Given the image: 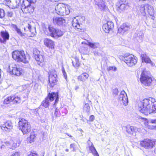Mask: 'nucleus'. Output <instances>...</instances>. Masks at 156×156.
Here are the masks:
<instances>
[{
    "label": "nucleus",
    "instance_id": "obj_34",
    "mask_svg": "<svg viewBox=\"0 0 156 156\" xmlns=\"http://www.w3.org/2000/svg\"><path fill=\"white\" fill-rule=\"evenodd\" d=\"M99 45V44L97 42L92 43L90 42L88 44V46L93 49H95L98 48Z\"/></svg>",
    "mask_w": 156,
    "mask_h": 156
},
{
    "label": "nucleus",
    "instance_id": "obj_2",
    "mask_svg": "<svg viewBox=\"0 0 156 156\" xmlns=\"http://www.w3.org/2000/svg\"><path fill=\"white\" fill-rule=\"evenodd\" d=\"M13 59L18 62H21L27 63L30 59V57L28 55H25L23 51H15L12 53Z\"/></svg>",
    "mask_w": 156,
    "mask_h": 156
},
{
    "label": "nucleus",
    "instance_id": "obj_20",
    "mask_svg": "<svg viewBox=\"0 0 156 156\" xmlns=\"http://www.w3.org/2000/svg\"><path fill=\"white\" fill-rule=\"evenodd\" d=\"M34 57L37 62V64L40 66H42L45 64L44 58V56L41 54L35 55Z\"/></svg>",
    "mask_w": 156,
    "mask_h": 156
},
{
    "label": "nucleus",
    "instance_id": "obj_19",
    "mask_svg": "<svg viewBox=\"0 0 156 156\" xmlns=\"http://www.w3.org/2000/svg\"><path fill=\"white\" fill-rule=\"evenodd\" d=\"M131 27V26L128 23H124L118 29V32L123 34L125 32L128 30Z\"/></svg>",
    "mask_w": 156,
    "mask_h": 156
},
{
    "label": "nucleus",
    "instance_id": "obj_7",
    "mask_svg": "<svg viewBox=\"0 0 156 156\" xmlns=\"http://www.w3.org/2000/svg\"><path fill=\"white\" fill-rule=\"evenodd\" d=\"M122 59L129 66H134L137 62V58L133 55H125L122 57Z\"/></svg>",
    "mask_w": 156,
    "mask_h": 156
},
{
    "label": "nucleus",
    "instance_id": "obj_5",
    "mask_svg": "<svg viewBox=\"0 0 156 156\" xmlns=\"http://www.w3.org/2000/svg\"><path fill=\"white\" fill-rule=\"evenodd\" d=\"M9 72L11 75L16 76L20 75L23 73L22 69L16 64L12 63L9 66Z\"/></svg>",
    "mask_w": 156,
    "mask_h": 156
},
{
    "label": "nucleus",
    "instance_id": "obj_49",
    "mask_svg": "<svg viewBox=\"0 0 156 156\" xmlns=\"http://www.w3.org/2000/svg\"><path fill=\"white\" fill-rule=\"evenodd\" d=\"M87 143H88V144L89 146V147H90V146H93V143L91 142L90 141V138H89V139L87 141Z\"/></svg>",
    "mask_w": 156,
    "mask_h": 156
},
{
    "label": "nucleus",
    "instance_id": "obj_54",
    "mask_svg": "<svg viewBox=\"0 0 156 156\" xmlns=\"http://www.w3.org/2000/svg\"><path fill=\"white\" fill-rule=\"evenodd\" d=\"M5 147H6L5 145L4 144V142H3L2 143V145L1 146V149H4Z\"/></svg>",
    "mask_w": 156,
    "mask_h": 156
},
{
    "label": "nucleus",
    "instance_id": "obj_21",
    "mask_svg": "<svg viewBox=\"0 0 156 156\" xmlns=\"http://www.w3.org/2000/svg\"><path fill=\"white\" fill-rule=\"evenodd\" d=\"M44 45L47 47L52 49H54L55 44L54 41H53L50 39L46 38L44 39Z\"/></svg>",
    "mask_w": 156,
    "mask_h": 156
},
{
    "label": "nucleus",
    "instance_id": "obj_60",
    "mask_svg": "<svg viewBox=\"0 0 156 156\" xmlns=\"http://www.w3.org/2000/svg\"><path fill=\"white\" fill-rule=\"evenodd\" d=\"M154 152L156 154V147L154 149Z\"/></svg>",
    "mask_w": 156,
    "mask_h": 156
},
{
    "label": "nucleus",
    "instance_id": "obj_11",
    "mask_svg": "<svg viewBox=\"0 0 156 156\" xmlns=\"http://www.w3.org/2000/svg\"><path fill=\"white\" fill-rule=\"evenodd\" d=\"M24 4L21 5V9L23 13H31L34 10V8L31 4L24 2Z\"/></svg>",
    "mask_w": 156,
    "mask_h": 156
},
{
    "label": "nucleus",
    "instance_id": "obj_37",
    "mask_svg": "<svg viewBox=\"0 0 156 156\" xmlns=\"http://www.w3.org/2000/svg\"><path fill=\"white\" fill-rule=\"evenodd\" d=\"M12 102V97H9L6 98L4 101V103L5 104H7L10 103V102Z\"/></svg>",
    "mask_w": 156,
    "mask_h": 156
},
{
    "label": "nucleus",
    "instance_id": "obj_63",
    "mask_svg": "<svg viewBox=\"0 0 156 156\" xmlns=\"http://www.w3.org/2000/svg\"><path fill=\"white\" fill-rule=\"evenodd\" d=\"M64 126H65V127H66V126H67V125H66V124H64Z\"/></svg>",
    "mask_w": 156,
    "mask_h": 156
},
{
    "label": "nucleus",
    "instance_id": "obj_12",
    "mask_svg": "<svg viewBox=\"0 0 156 156\" xmlns=\"http://www.w3.org/2000/svg\"><path fill=\"white\" fill-rule=\"evenodd\" d=\"M117 9L119 12L128 9L129 5L127 0H119L117 3Z\"/></svg>",
    "mask_w": 156,
    "mask_h": 156
},
{
    "label": "nucleus",
    "instance_id": "obj_8",
    "mask_svg": "<svg viewBox=\"0 0 156 156\" xmlns=\"http://www.w3.org/2000/svg\"><path fill=\"white\" fill-rule=\"evenodd\" d=\"M140 80L143 86L145 87L150 86L152 81L151 78L145 74L143 72L141 74Z\"/></svg>",
    "mask_w": 156,
    "mask_h": 156
},
{
    "label": "nucleus",
    "instance_id": "obj_33",
    "mask_svg": "<svg viewBox=\"0 0 156 156\" xmlns=\"http://www.w3.org/2000/svg\"><path fill=\"white\" fill-rule=\"evenodd\" d=\"M63 32L60 30L58 29H56V32L55 35V38L60 37L63 34Z\"/></svg>",
    "mask_w": 156,
    "mask_h": 156
},
{
    "label": "nucleus",
    "instance_id": "obj_9",
    "mask_svg": "<svg viewBox=\"0 0 156 156\" xmlns=\"http://www.w3.org/2000/svg\"><path fill=\"white\" fill-rule=\"evenodd\" d=\"M85 20V17L83 16H77L74 18L72 21V25L74 28L76 30H78L79 31L81 30L82 27L80 24V22H82Z\"/></svg>",
    "mask_w": 156,
    "mask_h": 156
},
{
    "label": "nucleus",
    "instance_id": "obj_45",
    "mask_svg": "<svg viewBox=\"0 0 156 156\" xmlns=\"http://www.w3.org/2000/svg\"><path fill=\"white\" fill-rule=\"evenodd\" d=\"M36 2V0H26L25 1V3H30V4H34Z\"/></svg>",
    "mask_w": 156,
    "mask_h": 156
},
{
    "label": "nucleus",
    "instance_id": "obj_41",
    "mask_svg": "<svg viewBox=\"0 0 156 156\" xmlns=\"http://www.w3.org/2000/svg\"><path fill=\"white\" fill-rule=\"evenodd\" d=\"M6 15L8 17H12L13 16V13L12 11H9L7 12Z\"/></svg>",
    "mask_w": 156,
    "mask_h": 156
},
{
    "label": "nucleus",
    "instance_id": "obj_64",
    "mask_svg": "<svg viewBox=\"0 0 156 156\" xmlns=\"http://www.w3.org/2000/svg\"><path fill=\"white\" fill-rule=\"evenodd\" d=\"M56 110V111L58 112V110L57 109Z\"/></svg>",
    "mask_w": 156,
    "mask_h": 156
},
{
    "label": "nucleus",
    "instance_id": "obj_55",
    "mask_svg": "<svg viewBox=\"0 0 156 156\" xmlns=\"http://www.w3.org/2000/svg\"><path fill=\"white\" fill-rule=\"evenodd\" d=\"M5 147H6L5 145L4 144V142H3L2 143V145L1 146V149H4Z\"/></svg>",
    "mask_w": 156,
    "mask_h": 156
},
{
    "label": "nucleus",
    "instance_id": "obj_30",
    "mask_svg": "<svg viewBox=\"0 0 156 156\" xmlns=\"http://www.w3.org/2000/svg\"><path fill=\"white\" fill-rule=\"evenodd\" d=\"M12 102L14 104H19L21 102V98L18 96L14 95L12 96Z\"/></svg>",
    "mask_w": 156,
    "mask_h": 156
},
{
    "label": "nucleus",
    "instance_id": "obj_14",
    "mask_svg": "<svg viewBox=\"0 0 156 156\" xmlns=\"http://www.w3.org/2000/svg\"><path fill=\"white\" fill-rule=\"evenodd\" d=\"M13 125L12 122L9 121L4 122L1 126L2 129L4 131L10 132L12 129Z\"/></svg>",
    "mask_w": 156,
    "mask_h": 156
},
{
    "label": "nucleus",
    "instance_id": "obj_35",
    "mask_svg": "<svg viewBox=\"0 0 156 156\" xmlns=\"http://www.w3.org/2000/svg\"><path fill=\"white\" fill-rule=\"evenodd\" d=\"M89 149L90 151V152L92 153L94 156H95V155L98 154L94 146H90V147H89Z\"/></svg>",
    "mask_w": 156,
    "mask_h": 156
},
{
    "label": "nucleus",
    "instance_id": "obj_40",
    "mask_svg": "<svg viewBox=\"0 0 156 156\" xmlns=\"http://www.w3.org/2000/svg\"><path fill=\"white\" fill-rule=\"evenodd\" d=\"M61 112L62 113V115L64 116L68 112L66 108H63L61 109Z\"/></svg>",
    "mask_w": 156,
    "mask_h": 156
},
{
    "label": "nucleus",
    "instance_id": "obj_25",
    "mask_svg": "<svg viewBox=\"0 0 156 156\" xmlns=\"http://www.w3.org/2000/svg\"><path fill=\"white\" fill-rule=\"evenodd\" d=\"M1 36L3 38V40L2 39H0V41L1 42L4 43L7 40H8L9 38V35L8 33L6 31H2L1 32Z\"/></svg>",
    "mask_w": 156,
    "mask_h": 156
},
{
    "label": "nucleus",
    "instance_id": "obj_57",
    "mask_svg": "<svg viewBox=\"0 0 156 156\" xmlns=\"http://www.w3.org/2000/svg\"><path fill=\"white\" fill-rule=\"evenodd\" d=\"M79 88V87L78 86H76L75 87V89L76 90H77Z\"/></svg>",
    "mask_w": 156,
    "mask_h": 156
},
{
    "label": "nucleus",
    "instance_id": "obj_13",
    "mask_svg": "<svg viewBox=\"0 0 156 156\" xmlns=\"http://www.w3.org/2000/svg\"><path fill=\"white\" fill-rule=\"evenodd\" d=\"M48 74L49 84L51 87H53L56 84L57 81V75L55 72L53 71L49 72Z\"/></svg>",
    "mask_w": 156,
    "mask_h": 156
},
{
    "label": "nucleus",
    "instance_id": "obj_3",
    "mask_svg": "<svg viewBox=\"0 0 156 156\" xmlns=\"http://www.w3.org/2000/svg\"><path fill=\"white\" fill-rule=\"evenodd\" d=\"M20 129L23 134H27L30 132L31 128L30 123L24 119H21L19 122Z\"/></svg>",
    "mask_w": 156,
    "mask_h": 156
},
{
    "label": "nucleus",
    "instance_id": "obj_59",
    "mask_svg": "<svg viewBox=\"0 0 156 156\" xmlns=\"http://www.w3.org/2000/svg\"><path fill=\"white\" fill-rule=\"evenodd\" d=\"M66 134L69 136V137H72V136L71 135H69L68 133H66Z\"/></svg>",
    "mask_w": 156,
    "mask_h": 156
},
{
    "label": "nucleus",
    "instance_id": "obj_27",
    "mask_svg": "<svg viewBox=\"0 0 156 156\" xmlns=\"http://www.w3.org/2000/svg\"><path fill=\"white\" fill-rule=\"evenodd\" d=\"M20 141L18 139L11 140V144L12 149H13L19 147L20 144Z\"/></svg>",
    "mask_w": 156,
    "mask_h": 156
},
{
    "label": "nucleus",
    "instance_id": "obj_46",
    "mask_svg": "<svg viewBox=\"0 0 156 156\" xmlns=\"http://www.w3.org/2000/svg\"><path fill=\"white\" fill-rule=\"evenodd\" d=\"M148 123L156 124V119H150L148 122Z\"/></svg>",
    "mask_w": 156,
    "mask_h": 156
},
{
    "label": "nucleus",
    "instance_id": "obj_28",
    "mask_svg": "<svg viewBox=\"0 0 156 156\" xmlns=\"http://www.w3.org/2000/svg\"><path fill=\"white\" fill-rule=\"evenodd\" d=\"M95 4L97 5L101 9L103 10L105 8V5L103 0H94Z\"/></svg>",
    "mask_w": 156,
    "mask_h": 156
},
{
    "label": "nucleus",
    "instance_id": "obj_47",
    "mask_svg": "<svg viewBox=\"0 0 156 156\" xmlns=\"http://www.w3.org/2000/svg\"><path fill=\"white\" fill-rule=\"evenodd\" d=\"M95 119V117L93 115H92L90 116L89 117V120L90 121L92 122L94 121Z\"/></svg>",
    "mask_w": 156,
    "mask_h": 156
},
{
    "label": "nucleus",
    "instance_id": "obj_24",
    "mask_svg": "<svg viewBox=\"0 0 156 156\" xmlns=\"http://www.w3.org/2000/svg\"><path fill=\"white\" fill-rule=\"evenodd\" d=\"M141 57L143 62L150 63L152 66H153L154 65V63L151 61L150 58L146 54H141Z\"/></svg>",
    "mask_w": 156,
    "mask_h": 156
},
{
    "label": "nucleus",
    "instance_id": "obj_22",
    "mask_svg": "<svg viewBox=\"0 0 156 156\" xmlns=\"http://www.w3.org/2000/svg\"><path fill=\"white\" fill-rule=\"evenodd\" d=\"M56 29L52 27L49 26L48 28L44 30L45 33L48 35H50L54 37L56 32Z\"/></svg>",
    "mask_w": 156,
    "mask_h": 156
},
{
    "label": "nucleus",
    "instance_id": "obj_10",
    "mask_svg": "<svg viewBox=\"0 0 156 156\" xmlns=\"http://www.w3.org/2000/svg\"><path fill=\"white\" fill-rule=\"evenodd\" d=\"M156 143V142L154 140L146 139L141 141L140 145L145 149H149L152 148Z\"/></svg>",
    "mask_w": 156,
    "mask_h": 156
},
{
    "label": "nucleus",
    "instance_id": "obj_61",
    "mask_svg": "<svg viewBox=\"0 0 156 156\" xmlns=\"http://www.w3.org/2000/svg\"><path fill=\"white\" fill-rule=\"evenodd\" d=\"M69 151V149H66V152Z\"/></svg>",
    "mask_w": 156,
    "mask_h": 156
},
{
    "label": "nucleus",
    "instance_id": "obj_56",
    "mask_svg": "<svg viewBox=\"0 0 156 156\" xmlns=\"http://www.w3.org/2000/svg\"><path fill=\"white\" fill-rule=\"evenodd\" d=\"M58 113V112L56 111V110H55V115L56 116H57Z\"/></svg>",
    "mask_w": 156,
    "mask_h": 156
},
{
    "label": "nucleus",
    "instance_id": "obj_38",
    "mask_svg": "<svg viewBox=\"0 0 156 156\" xmlns=\"http://www.w3.org/2000/svg\"><path fill=\"white\" fill-rule=\"evenodd\" d=\"M4 144L5 145L6 147L7 148L12 149L11 144V140L10 141H6L4 142Z\"/></svg>",
    "mask_w": 156,
    "mask_h": 156
},
{
    "label": "nucleus",
    "instance_id": "obj_42",
    "mask_svg": "<svg viewBox=\"0 0 156 156\" xmlns=\"http://www.w3.org/2000/svg\"><path fill=\"white\" fill-rule=\"evenodd\" d=\"M76 146L74 144H72L70 145V148L73 149V151L75 152L76 151Z\"/></svg>",
    "mask_w": 156,
    "mask_h": 156
},
{
    "label": "nucleus",
    "instance_id": "obj_17",
    "mask_svg": "<svg viewBox=\"0 0 156 156\" xmlns=\"http://www.w3.org/2000/svg\"><path fill=\"white\" fill-rule=\"evenodd\" d=\"M119 101L120 103L123 104L125 106L127 104L128 99L126 94L124 90L121 92L119 97Z\"/></svg>",
    "mask_w": 156,
    "mask_h": 156
},
{
    "label": "nucleus",
    "instance_id": "obj_52",
    "mask_svg": "<svg viewBox=\"0 0 156 156\" xmlns=\"http://www.w3.org/2000/svg\"><path fill=\"white\" fill-rule=\"evenodd\" d=\"M90 41H84L82 42V44H87L88 45V44L89 43Z\"/></svg>",
    "mask_w": 156,
    "mask_h": 156
},
{
    "label": "nucleus",
    "instance_id": "obj_48",
    "mask_svg": "<svg viewBox=\"0 0 156 156\" xmlns=\"http://www.w3.org/2000/svg\"><path fill=\"white\" fill-rule=\"evenodd\" d=\"M119 92V91L118 89H115L113 90V94H115V95H116L118 94Z\"/></svg>",
    "mask_w": 156,
    "mask_h": 156
},
{
    "label": "nucleus",
    "instance_id": "obj_23",
    "mask_svg": "<svg viewBox=\"0 0 156 156\" xmlns=\"http://www.w3.org/2000/svg\"><path fill=\"white\" fill-rule=\"evenodd\" d=\"M53 22L54 24H56L59 26H63L65 23V19L62 17H53Z\"/></svg>",
    "mask_w": 156,
    "mask_h": 156
},
{
    "label": "nucleus",
    "instance_id": "obj_32",
    "mask_svg": "<svg viewBox=\"0 0 156 156\" xmlns=\"http://www.w3.org/2000/svg\"><path fill=\"white\" fill-rule=\"evenodd\" d=\"M13 27L19 35L22 37L25 36V34L22 33L20 29L16 25H13Z\"/></svg>",
    "mask_w": 156,
    "mask_h": 156
},
{
    "label": "nucleus",
    "instance_id": "obj_15",
    "mask_svg": "<svg viewBox=\"0 0 156 156\" xmlns=\"http://www.w3.org/2000/svg\"><path fill=\"white\" fill-rule=\"evenodd\" d=\"M113 28L114 24L111 21H108L102 26L103 30L106 33H109L110 31H112Z\"/></svg>",
    "mask_w": 156,
    "mask_h": 156
},
{
    "label": "nucleus",
    "instance_id": "obj_1",
    "mask_svg": "<svg viewBox=\"0 0 156 156\" xmlns=\"http://www.w3.org/2000/svg\"><path fill=\"white\" fill-rule=\"evenodd\" d=\"M138 110L146 115L156 113V101L153 98L144 99L138 104Z\"/></svg>",
    "mask_w": 156,
    "mask_h": 156
},
{
    "label": "nucleus",
    "instance_id": "obj_58",
    "mask_svg": "<svg viewBox=\"0 0 156 156\" xmlns=\"http://www.w3.org/2000/svg\"><path fill=\"white\" fill-rule=\"evenodd\" d=\"M18 7V5H15V6H13V8H14V9H15V8H17Z\"/></svg>",
    "mask_w": 156,
    "mask_h": 156
},
{
    "label": "nucleus",
    "instance_id": "obj_16",
    "mask_svg": "<svg viewBox=\"0 0 156 156\" xmlns=\"http://www.w3.org/2000/svg\"><path fill=\"white\" fill-rule=\"evenodd\" d=\"M147 9V12L150 16H153L155 13V11L153 7L148 4H146L144 6L141 8L140 10L141 12H145V10Z\"/></svg>",
    "mask_w": 156,
    "mask_h": 156
},
{
    "label": "nucleus",
    "instance_id": "obj_44",
    "mask_svg": "<svg viewBox=\"0 0 156 156\" xmlns=\"http://www.w3.org/2000/svg\"><path fill=\"white\" fill-rule=\"evenodd\" d=\"M108 71L113 70L115 71L116 70L117 68L114 66H110L108 68Z\"/></svg>",
    "mask_w": 156,
    "mask_h": 156
},
{
    "label": "nucleus",
    "instance_id": "obj_62",
    "mask_svg": "<svg viewBox=\"0 0 156 156\" xmlns=\"http://www.w3.org/2000/svg\"><path fill=\"white\" fill-rule=\"evenodd\" d=\"M95 156H99L98 154L97 155H96Z\"/></svg>",
    "mask_w": 156,
    "mask_h": 156
},
{
    "label": "nucleus",
    "instance_id": "obj_51",
    "mask_svg": "<svg viewBox=\"0 0 156 156\" xmlns=\"http://www.w3.org/2000/svg\"><path fill=\"white\" fill-rule=\"evenodd\" d=\"M33 133H31L30 135V138L32 140L34 139L35 137L36 136L34 134H33Z\"/></svg>",
    "mask_w": 156,
    "mask_h": 156
},
{
    "label": "nucleus",
    "instance_id": "obj_26",
    "mask_svg": "<svg viewBox=\"0 0 156 156\" xmlns=\"http://www.w3.org/2000/svg\"><path fill=\"white\" fill-rule=\"evenodd\" d=\"M124 128L128 133L132 134H133V133L136 132L137 130L136 128L133 126H124Z\"/></svg>",
    "mask_w": 156,
    "mask_h": 156
},
{
    "label": "nucleus",
    "instance_id": "obj_6",
    "mask_svg": "<svg viewBox=\"0 0 156 156\" xmlns=\"http://www.w3.org/2000/svg\"><path fill=\"white\" fill-rule=\"evenodd\" d=\"M58 95H56L55 93H49L48 97L45 98L44 101H43L41 105L45 108H47L49 105V100L51 101L54 100V98H56L55 103V104L57 103L58 101Z\"/></svg>",
    "mask_w": 156,
    "mask_h": 156
},
{
    "label": "nucleus",
    "instance_id": "obj_18",
    "mask_svg": "<svg viewBox=\"0 0 156 156\" xmlns=\"http://www.w3.org/2000/svg\"><path fill=\"white\" fill-rule=\"evenodd\" d=\"M27 27L31 33L30 36L33 37L36 35V32L35 26L34 23L33 22H30L28 23L27 26Z\"/></svg>",
    "mask_w": 156,
    "mask_h": 156
},
{
    "label": "nucleus",
    "instance_id": "obj_36",
    "mask_svg": "<svg viewBox=\"0 0 156 156\" xmlns=\"http://www.w3.org/2000/svg\"><path fill=\"white\" fill-rule=\"evenodd\" d=\"M90 107L88 103L85 104L83 107V109L84 111L88 113L90 112Z\"/></svg>",
    "mask_w": 156,
    "mask_h": 156
},
{
    "label": "nucleus",
    "instance_id": "obj_43",
    "mask_svg": "<svg viewBox=\"0 0 156 156\" xmlns=\"http://www.w3.org/2000/svg\"><path fill=\"white\" fill-rule=\"evenodd\" d=\"M62 73L63 74V76H64L66 80L67 78V76L66 73L65 71V69L63 67H62Z\"/></svg>",
    "mask_w": 156,
    "mask_h": 156
},
{
    "label": "nucleus",
    "instance_id": "obj_39",
    "mask_svg": "<svg viewBox=\"0 0 156 156\" xmlns=\"http://www.w3.org/2000/svg\"><path fill=\"white\" fill-rule=\"evenodd\" d=\"M5 15V13L4 10L2 9H0V18H3Z\"/></svg>",
    "mask_w": 156,
    "mask_h": 156
},
{
    "label": "nucleus",
    "instance_id": "obj_31",
    "mask_svg": "<svg viewBox=\"0 0 156 156\" xmlns=\"http://www.w3.org/2000/svg\"><path fill=\"white\" fill-rule=\"evenodd\" d=\"M72 63L73 66L76 69H78L80 66V63L79 62L78 59L77 57L75 58V60L74 61H72Z\"/></svg>",
    "mask_w": 156,
    "mask_h": 156
},
{
    "label": "nucleus",
    "instance_id": "obj_53",
    "mask_svg": "<svg viewBox=\"0 0 156 156\" xmlns=\"http://www.w3.org/2000/svg\"><path fill=\"white\" fill-rule=\"evenodd\" d=\"M28 156H38V155L36 153H32L28 155Z\"/></svg>",
    "mask_w": 156,
    "mask_h": 156
},
{
    "label": "nucleus",
    "instance_id": "obj_50",
    "mask_svg": "<svg viewBox=\"0 0 156 156\" xmlns=\"http://www.w3.org/2000/svg\"><path fill=\"white\" fill-rule=\"evenodd\" d=\"M10 156H20V154L18 152H16L12 153Z\"/></svg>",
    "mask_w": 156,
    "mask_h": 156
},
{
    "label": "nucleus",
    "instance_id": "obj_4",
    "mask_svg": "<svg viewBox=\"0 0 156 156\" xmlns=\"http://www.w3.org/2000/svg\"><path fill=\"white\" fill-rule=\"evenodd\" d=\"M55 10L57 14L61 16L68 15L70 13V10L68 6L62 3H59L56 6Z\"/></svg>",
    "mask_w": 156,
    "mask_h": 156
},
{
    "label": "nucleus",
    "instance_id": "obj_29",
    "mask_svg": "<svg viewBox=\"0 0 156 156\" xmlns=\"http://www.w3.org/2000/svg\"><path fill=\"white\" fill-rule=\"evenodd\" d=\"M88 74L86 73H84L78 76V80H79L84 82L86 79H88Z\"/></svg>",
    "mask_w": 156,
    "mask_h": 156
}]
</instances>
